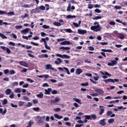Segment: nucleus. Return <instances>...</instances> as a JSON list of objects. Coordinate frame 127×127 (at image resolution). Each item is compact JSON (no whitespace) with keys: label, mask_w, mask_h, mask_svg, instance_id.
Here are the masks:
<instances>
[{"label":"nucleus","mask_w":127,"mask_h":127,"mask_svg":"<svg viewBox=\"0 0 127 127\" xmlns=\"http://www.w3.org/2000/svg\"><path fill=\"white\" fill-rule=\"evenodd\" d=\"M36 11H37V13H39V12H40V8L39 7H37L36 8Z\"/></svg>","instance_id":"obj_61"},{"label":"nucleus","mask_w":127,"mask_h":127,"mask_svg":"<svg viewBox=\"0 0 127 127\" xmlns=\"http://www.w3.org/2000/svg\"><path fill=\"white\" fill-rule=\"evenodd\" d=\"M46 70H52V71L54 70V68L52 67V65L50 64H48L46 65L45 67Z\"/></svg>","instance_id":"obj_8"},{"label":"nucleus","mask_w":127,"mask_h":127,"mask_svg":"<svg viewBox=\"0 0 127 127\" xmlns=\"http://www.w3.org/2000/svg\"><path fill=\"white\" fill-rule=\"evenodd\" d=\"M94 11L95 12H97V13H101V12H102V11H101V10H100L99 9L96 8L94 10Z\"/></svg>","instance_id":"obj_50"},{"label":"nucleus","mask_w":127,"mask_h":127,"mask_svg":"<svg viewBox=\"0 0 127 127\" xmlns=\"http://www.w3.org/2000/svg\"><path fill=\"white\" fill-rule=\"evenodd\" d=\"M85 120H92L91 118V115H85Z\"/></svg>","instance_id":"obj_38"},{"label":"nucleus","mask_w":127,"mask_h":127,"mask_svg":"<svg viewBox=\"0 0 127 127\" xmlns=\"http://www.w3.org/2000/svg\"><path fill=\"white\" fill-rule=\"evenodd\" d=\"M23 105H24V102L23 101H19L18 103L19 107H21L22 106H23Z\"/></svg>","instance_id":"obj_33"},{"label":"nucleus","mask_w":127,"mask_h":127,"mask_svg":"<svg viewBox=\"0 0 127 127\" xmlns=\"http://www.w3.org/2000/svg\"><path fill=\"white\" fill-rule=\"evenodd\" d=\"M42 28H44L45 29H48L49 28H50V27L46 25H44L42 26Z\"/></svg>","instance_id":"obj_47"},{"label":"nucleus","mask_w":127,"mask_h":127,"mask_svg":"<svg viewBox=\"0 0 127 127\" xmlns=\"http://www.w3.org/2000/svg\"><path fill=\"white\" fill-rule=\"evenodd\" d=\"M118 64V62L115 60H111V63H109L108 64V66H115V65H117Z\"/></svg>","instance_id":"obj_7"},{"label":"nucleus","mask_w":127,"mask_h":127,"mask_svg":"<svg viewBox=\"0 0 127 127\" xmlns=\"http://www.w3.org/2000/svg\"><path fill=\"white\" fill-rule=\"evenodd\" d=\"M9 75H14L15 74V71L14 70H11L9 71Z\"/></svg>","instance_id":"obj_42"},{"label":"nucleus","mask_w":127,"mask_h":127,"mask_svg":"<svg viewBox=\"0 0 127 127\" xmlns=\"http://www.w3.org/2000/svg\"><path fill=\"white\" fill-rule=\"evenodd\" d=\"M7 15H8V16H10V15H14V12L13 11H10L8 13H6Z\"/></svg>","instance_id":"obj_28"},{"label":"nucleus","mask_w":127,"mask_h":127,"mask_svg":"<svg viewBox=\"0 0 127 127\" xmlns=\"http://www.w3.org/2000/svg\"><path fill=\"white\" fill-rule=\"evenodd\" d=\"M15 27L16 29H21L22 28V25H16Z\"/></svg>","instance_id":"obj_52"},{"label":"nucleus","mask_w":127,"mask_h":127,"mask_svg":"<svg viewBox=\"0 0 127 127\" xmlns=\"http://www.w3.org/2000/svg\"><path fill=\"white\" fill-rule=\"evenodd\" d=\"M73 101H75L77 103H78V104H81V100L77 98H74Z\"/></svg>","instance_id":"obj_29"},{"label":"nucleus","mask_w":127,"mask_h":127,"mask_svg":"<svg viewBox=\"0 0 127 127\" xmlns=\"http://www.w3.org/2000/svg\"><path fill=\"white\" fill-rule=\"evenodd\" d=\"M101 51H103V52H113V50H106V49H102Z\"/></svg>","instance_id":"obj_27"},{"label":"nucleus","mask_w":127,"mask_h":127,"mask_svg":"<svg viewBox=\"0 0 127 127\" xmlns=\"http://www.w3.org/2000/svg\"><path fill=\"white\" fill-rule=\"evenodd\" d=\"M45 47L46 49H47V50H51V48L50 47L48 46V45H47V43H46L45 44Z\"/></svg>","instance_id":"obj_30"},{"label":"nucleus","mask_w":127,"mask_h":127,"mask_svg":"<svg viewBox=\"0 0 127 127\" xmlns=\"http://www.w3.org/2000/svg\"><path fill=\"white\" fill-rule=\"evenodd\" d=\"M12 86L13 87H15V86H18V82H15L12 84Z\"/></svg>","instance_id":"obj_55"},{"label":"nucleus","mask_w":127,"mask_h":127,"mask_svg":"<svg viewBox=\"0 0 127 127\" xmlns=\"http://www.w3.org/2000/svg\"><path fill=\"white\" fill-rule=\"evenodd\" d=\"M90 29L95 32H98V31H101L102 30V28H101L100 24H97V26H91Z\"/></svg>","instance_id":"obj_1"},{"label":"nucleus","mask_w":127,"mask_h":127,"mask_svg":"<svg viewBox=\"0 0 127 127\" xmlns=\"http://www.w3.org/2000/svg\"><path fill=\"white\" fill-rule=\"evenodd\" d=\"M73 24L74 26H75V27H79V25L78 24V23H77L76 22H73Z\"/></svg>","instance_id":"obj_63"},{"label":"nucleus","mask_w":127,"mask_h":127,"mask_svg":"<svg viewBox=\"0 0 127 127\" xmlns=\"http://www.w3.org/2000/svg\"><path fill=\"white\" fill-rule=\"evenodd\" d=\"M58 91L57 90H53V91H52V94H53V95H56V94H57L58 93Z\"/></svg>","instance_id":"obj_62"},{"label":"nucleus","mask_w":127,"mask_h":127,"mask_svg":"<svg viewBox=\"0 0 127 127\" xmlns=\"http://www.w3.org/2000/svg\"><path fill=\"white\" fill-rule=\"evenodd\" d=\"M52 92V88H49L48 89H45V95H50V92Z\"/></svg>","instance_id":"obj_10"},{"label":"nucleus","mask_w":127,"mask_h":127,"mask_svg":"<svg viewBox=\"0 0 127 127\" xmlns=\"http://www.w3.org/2000/svg\"><path fill=\"white\" fill-rule=\"evenodd\" d=\"M118 79H112V78H109L107 79H105L104 80L105 83H109V82H111L112 83H115V82H119Z\"/></svg>","instance_id":"obj_3"},{"label":"nucleus","mask_w":127,"mask_h":127,"mask_svg":"<svg viewBox=\"0 0 127 127\" xmlns=\"http://www.w3.org/2000/svg\"><path fill=\"white\" fill-rule=\"evenodd\" d=\"M81 85L82 86H89V83L88 82H86V83H81Z\"/></svg>","instance_id":"obj_60"},{"label":"nucleus","mask_w":127,"mask_h":127,"mask_svg":"<svg viewBox=\"0 0 127 127\" xmlns=\"http://www.w3.org/2000/svg\"><path fill=\"white\" fill-rule=\"evenodd\" d=\"M88 8H89L90 9H92L94 7V5L92 4H88Z\"/></svg>","instance_id":"obj_44"},{"label":"nucleus","mask_w":127,"mask_h":127,"mask_svg":"<svg viewBox=\"0 0 127 127\" xmlns=\"http://www.w3.org/2000/svg\"><path fill=\"white\" fill-rule=\"evenodd\" d=\"M6 104H7V99L5 98L3 100V101L2 102V105H6Z\"/></svg>","instance_id":"obj_34"},{"label":"nucleus","mask_w":127,"mask_h":127,"mask_svg":"<svg viewBox=\"0 0 127 127\" xmlns=\"http://www.w3.org/2000/svg\"><path fill=\"white\" fill-rule=\"evenodd\" d=\"M39 58H48V55L47 54H42L39 56Z\"/></svg>","instance_id":"obj_21"},{"label":"nucleus","mask_w":127,"mask_h":127,"mask_svg":"<svg viewBox=\"0 0 127 127\" xmlns=\"http://www.w3.org/2000/svg\"><path fill=\"white\" fill-rule=\"evenodd\" d=\"M112 114H113V112H112L111 111H108L107 112L106 115H107V116H108L109 117L110 116H111Z\"/></svg>","instance_id":"obj_43"},{"label":"nucleus","mask_w":127,"mask_h":127,"mask_svg":"<svg viewBox=\"0 0 127 127\" xmlns=\"http://www.w3.org/2000/svg\"><path fill=\"white\" fill-rule=\"evenodd\" d=\"M27 80L28 82H30V83H33V82H34V80H33L31 78H27Z\"/></svg>","instance_id":"obj_57"},{"label":"nucleus","mask_w":127,"mask_h":127,"mask_svg":"<svg viewBox=\"0 0 127 127\" xmlns=\"http://www.w3.org/2000/svg\"><path fill=\"white\" fill-rule=\"evenodd\" d=\"M100 125L101 126H106V122H105V119L101 120L100 122H99Z\"/></svg>","instance_id":"obj_20"},{"label":"nucleus","mask_w":127,"mask_h":127,"mask_svg":"<svg viewBox=\"0 0 127 127\" xmlns=\"http://www.w3.org/2000/svg\"><path fill=\"white\" fill-rule=\"evenodd\" d=\"M93 20H98V19H102V16H97L93 18Z\"/></svg>","instance_id":"obj_26"},{"label":"nucleus","mask_w":127,"mask_h":127,"mask_svg":"<svg viewBox=\"0 0 127 127\" xmlns=\"http://www.w3.org/2000/svg\"><path fill=\"white\" fill-rule=\"evenodd\" d=\"M6 51L8 54H10V50L8 48H6Z\"/></svg>","instance_id":"obj_59"},{"label":"nucleus","mask_w":127,"mask_h":127,"mask_svg":"<svg viewBox=\"0 0 127 127\" xmlns=\"http://www.w3.org/2000/svg\"><path fill=\"white\" fill-rule=\"evenodd\" d=\"M61 99L59 97H55L54 99L51 100V104L52 105H57L56 103H58V102H60Z\"/></svg>","instance_id":"obj_2"},{"label":"nucleus","mask_w":127,"mask_h":127,"mask_svg":"<svg viewBox=\"0 0 127 127\" xmlns=\"http://www.w3.org/2000/svg\"><path fill=\"white\" fill-rule=\"evenodd\" d=\"M64 70H65L67 75H70V71H69V69H68V68L64 67Z\"/></svg>","instance_id":"obj_37"},{"label":"nucleus","mask_w":127,"mask_h":127,"mask_svg":"<svg viewBox=\"0 0 127 127\" xmlns=\"http://www.w3.org/2000/svg\"><path fill=\"white\" fill-rule=\"evenodd\" d=\"M91 120H96L97 119V116L95 114H92L91 115Z\"/></svg>","instance_id":"obj_35"},{"label":"nucleus","mask_w":127,"mask_h":127,"mask_svg":"<svg viewBox=\"0 0 127 127\" xmlns=\"http://www.w3.org/2000/svg\"><path fill=\"white\" fill-rule=\"evenodd\" d=\"M60 44H61V45H71V44H72V43H71L69 41H65L64 42H62L60 43Z\"/></svg>","instance_id":"obj_6"},{"label":"nucleus","mask_w":127,"mask_h":127,"mask_svg":"<svg viewBox=\"0 0 127 127\" xmlns=\"http://www.w3.org/2000/svg\"><path fill=\"white\" fill-rule=\"evenodd\" d=\"M6 109H4V111L2 110V109L0 108V114H1L2 115H3V116H4V115H5V114H6Z\"/></svg>","instance_id":"obj_15"},{"label":"nucleus","mask_w":127,"mask_h":127,"mask_svg":"<svg viewBox=\"0 0 127 127\" xmlns=\"http://www.w3.org/2000/svg\"><path fill=\"white\" fill-rule=\"evenodd\" d=\"M99 108H100V111L99 112V115L100 116H102V115H103V114H104V112H105V109H104V106H100Z\"/></svg>","instance_id":"obj_11"},{"label":"nucleus","mask_w":127,"mask_h":127,"mask_svg":"<svg viewBox=\"0 0 127 127\" xmlns=\"http://www.w3.org/2000/svg\"><path fill=\"white\" fill-rule=\"evenodd\" d=\"M19 64L20 66H23V67H28V64H27L25 61H21L19 62Z\"/></svg>","instance_id":"obj_5"},{"label":"nucleus","mask_w":127,"mask_h":127,"mask_svg":"<svg viewBox=\"0 0 127 127\" xmlns=\"http://www.w3.org/2000/svg\"><path fill=\"white\" fill-rule=\"evenodd\" d=\"M54 24L56 26H61V24L58 22H55L54 23Z\"/></svg>","instance_id":"obj_39"},{"label":"nucleus","mask_w":127,"mask_h":127,"mask_svg":"<svg viewBox=\"0 0 127 127\" xmlns=\"http://www.w3.org/2000/svg\"><path fill=\"white\" fill-rule=\"evenodd\" d=\"M0 37H1V38H2V39H6V38H7V36H5V35H4V34L0 33Z\"/></svg>","instance_id":"obj_23"},{"label":"nucleus","mask_w":127,"mask_h":127,"mask_svg":"<svg viewBox=\"0 0 127 127\" xmlns=\"http://www.w3.org/2000/svg\"><path fill=\"white\" fill-rule=\"evenodd\" d=\"M118 37H119V38H120V39H124V38H125V35L121 33L118 34Z\"/></svg>","instance_id":"obj_25"},{"label":"nucleus","mask_w":127,"mask_h":127,"mask_svg":"<svg viewBox=\"0 0 127 127\" xmlns=\"http://www.w3.org/2000/svg\"><path fill=\"white\" fill-rule=\"evenodd\" d=\"M15 93H21V89L20 88H16L15 90Z\"/></svg>","instance_id":"obj_31"},{"label":"nucleus","mask_w":127,"mask_h":127,"mask_svg":"<svg viewBox=\"0 0 127 127\" xmlns=\"http://www.w3.org/2000/svg\"><path fill=\"white\" fill-rule=\"evenodd\" d=\"M12 93L11 89L9 88H8L5 90L6 95H10Z\"/></svg>","instance_id":"obj_19"},{"label":"nucleus","mask_w":127,"mask_h":127,"mask_svg":"<svg viewBox=\"0 0 127 127\" xmlns=\"http://www.w3.org/2000/svg\"><path fill=\"white\" fill-rule=\"evenodd\" d=\"M87 32V31L85 30H81V29H78V33L79 34H85Z\"/></svg>","instance_id":"obj_12"},{"label":"nucleus","mask_w":127,"mask_h":127,"mask_svg":"<svg viewBox=\"0 0 127 127\" xmlns=\"http://www.w3.org/2000/svg\"><path fill=\"white\" fill-rule=\"evenodd\" d=\"M9 97L10 99H13L14 98V93L13 92H12L11 94L9 96Z\"/></svg>","instance_id":"obj_45"},{"label":"nucleus","mask_w":127,"mask_h":127,"mask_svg":"<svg viewBox=\"0 0 127 127\" xmlns=\"http://www.w3.org/2000/svg\"><path fill=\"white\" fill-rule=\"evenodd\" d=\"M33 110L35 112H39V111H40V108L39 107L33 108Z\"/></svg>","instance_id":"obj_36"},{"label":"nucleus","mask_w":127,"mask_h":127,"mask_svg":"<svg viewBox=\"0 0 127 127\" xmlns=\"http://www.w3.org/2000/svg\"><path fill=\"white\" fill-rule=\"evenodd\" d=\"M16 46H20V45H21V47H23V48H25V45H21V44L20 43L16 44Z\"/></svg>","instance_id":"obj_51"},{"label":"nucleus","mask_w":127,"mask_h":127,"mask_svg":"<svg viewBox=\"0 0 127 127\" xmlns=\"http://www.w3.org/2000/svg\"><path fill=\"white\" fill-rule=\"evenodd\" d=\"M44 94H43V93L42 92H41L39 93V94H37L36 96L38 98H40V99H42L43 98V96Z\"/></svg>","instance_id":"obj_18"},{"label":"nucleus","mask_w":127,"mask_h":127,"mask_svg":"<svg viewBox=\"0 0 127 127\" xmlns=\"http://www.w3.org/2000/svg\"><path fill=\"white\" fill-rule=\"evenodd\" d=\"M115 122V119L111 118L108 120L109 124H112Z\"/></svg>","instance_id":"obj_41"},{"label":"nucleus","mask_w":127,"mask_h":127,"mask_svg":"<svg viewBox=\"0 0 127 127\" xmlns=\"http://www.w3.org/2000/svg\"><path fill=\"white\" fill-rule=\"evenodd\" d=\"M3 14L6 15V11L3 10H0V15H2Z\"/></svg>","instance_id":"obj_40"},{"label":"nucleus","mask_w":127,"mask_h":127,"mask_svg":"<svg viewBox=\"0 0 127 127\" xmlns=\"http://www.w3.org/2000/svg\"><path fill=\"white\" fill-rule=\"evenodd\" d=\"M57 60H58V61H59V62L57 61H56L55 62V64H56L57 65H59V64H60V63H62L63 62V61H62V60H61V59H60V58H58V59H57Z\"/></svg>","instance_id":"obj_16"},{"label":"nucleus","mask_w":127,"mask_h":127,"mask_svg":"<svg viewBox=\"0 0 127 127\" xmlns=\"http://www.w3.org/2000/svg\"><path fill=\"white\" fill-rule=\"evenodd\" d=\"M54 116L56 119H58V120H61V119H63V116H59L58 114H55Z\"/></svg>","instance_id":"obj_17"},{"label":"nucleus","mask_w":127,"mask_h":127,"mask_svg":"<svg viewBox=\"0 0 127 127\" xmlns=\"http://www.w3.org/2000/svg\"><path fill=\"white\" fill-rule=\"evenodd\" d=\"M31 13H37V11L36 10V8L35 9H32L31 11Z\"/></svg>","instance_id":"obj_53"},{"label":"nucleus","mask_w":127,"mask_h":127,"mask_svg":"<svg viewBox=\"0 0 127 127\" xmlns=\"http://www.w3.org/2000/svg\"><path fill=\"white\" fill-rule=\"evenodd\" d=\"M28 31H29V29L26 28V29H24V30H22L21 32L22 34H27V33H28Z\"/></svg>","instance_id":"obj_13"},{"label":"nucleus","mask_w":127,"mask_h":127,"mask_svg":"<svg viewBox=\"0 0 127 127\" xmlns=\"http://www.w3.org/2000/svg\"><path fill=\"white\" fill-rule=\"evenodd\" d=\"M43 87H49V85L48 83H45L43 84Z\"/></svg>","instance_id":"obj_64"},{"label":"nucleus","mask_w":127,"mask_h":127,"mask_svg":"<svg viewBox=\"0 0 127 127\" xmlns=\"http://www.w3.org/2000/svg\"><path fill=\"white\" fill-rule=\"evenodd\" d=\"M33 124H34V122H32L31 121H29L28 126L31 127V126H32V125H33Z\"/></svg>","instance_id":"obj_58"},{"label":"nucleus","mask_w":127,"mask_h":127,"mask_svg":"<svg viewBox=\"0 0 127 127\" xmlns=\"http://www.w3.org/2000/svg\"><path fill=\"white\" fill-rule=\"evenodd\" d=\"M54 110L55 111V112L58 113V112H60V111H61V108H55Z\"/></svg>","instance_id":"obj_48"},{"label":"nucleus","mask_w":127,"mask_h":127,"mask_svg":"<svg viewBox=\"0 0 127 127\" xmlns=\"http://www.w3.org/2000/svg\"><path fill=\"white\" fill-rule=\"evenodd\" d=\"M8 45H11L12 46H15V43L13 42H10L8 43Z\"/></svg>","instance_id":"obj_54"},{"label":"nucleus","mask_w":127,"mask_h":127,"mask_svg":"<svg viewBox=\"0 0 127 127\" xmlns=\"http://www.w3.org/2000/svg\"><path fill=\"white\" fill-rule=\"evenodd\" d=\"M96 93H97L98 95H103L104 94V91H103L101 89H97L95 90Z\"/></svg>","instance_id":"obj_9"},{"label":"nucleus","mask_w":127,"mask_h":127,"mask_svg":"<svg viewBox=\"0 0 127 127\" xmlns=\"http://www.w3.org/2000/svg\"><path fill=\"white\" fill-rule=\"evenodd\" d=\"M100 73L102 75H105V76H111V74L107 71H105L104 73L103 71H100Z\"/></svg>","instance_id":"obj_22"},{"label":"nucleus","mask_w":127,"mask_h":127,"mask_svg":"<svg viewBox=\"0 0 127 127\" xmlns=\"http://www.w3.org/2000/svg\"><path fill=\"white\" fill-rule=\"evenodd\" d=\"M39 7H40V10H45V6L44 5H41Z\"/></svg>","instance_id":"obj_46"},{"label":"nucleus","mask_w":127,"mask_h":127,"mask_svg":"<svg viewBox=\"0 0 127 127\" xmlns=\"http://www.w3.org/2000/svg\"><path fill=\"white\" fill-rule=\"evenodd\" d=\"M83 71L81 68H77L75 71L76 75H80L81 73H82Z\"/></svg>","instance_id":"obj_14"},{"label":"nucleus","mask_w":127,"mask_h":127,"mask_svg":"<svg viewBox=\"0 0 127 127\" xmlns=\"http://www.w3.org/2000/svg\"><path fill=\"white\" fill-rule=\"evenodd\" d=\"M56 56H58V57H60L61 58H66V59H69V58H70V56H68L67 55H63L62 56V55L60 54H57L56 55Z\"/></svg>","instance_id":"obj_4"},{"label":"nucleus","mask_w":127,"mask_h":127,"mask_svg":"<svg viewBox=\"0 0 127 127\" xmlns=\"http://www.w3.org/2000/svg\"><path fill=\"white\" fill-rule=\"evenodd\" d=\"M75 17H76L75 15H68L67 16V18H75Z\"/></svg>","instance_id":"obj_49"},{"label":"nucleus","mask_w":127,"mask_h":127,"mask_svg":"<svg viewBox=\"0 0 127 127\" xmlns=\"http://www.w3.org/2000/svg\"><path fill=\"white\" fill-rule=\"evenodd\" d=\"M64 31H65V32H67V33H72V30L71 29H65L64 30Z\"/></svg>","instance_id":"obj_32"},{"label":"nucleus","mask_w":127,"mask_h":127,"mask_svg":"<svg viewBox=\"0 0 127 127\" xmlns=\"http://www.w3.org/2000/svg\"><path fill=\"white\" fill-rule=\"evenodd\" d=\"M2 24H5V25H8V23H7V22H3L2 20H0V26H1Z\"/></svg>","instance_id":"obj_24"},{"label":"nucleus","mask_w":127,"mask_h":127,"mask_svg":"<svg viewBox=\"0 0 127 127\" xmlns=\"http://www.w3.org/2000/svg\"><path fill=\"white\" fill-rule=\"evenodd\" d=\"M3 72L4 74L6 75L7 74H8V73H9V70L8 69H4L3 70Z\"/></svg>","instance_id":"obj_56"}]
</instances>
